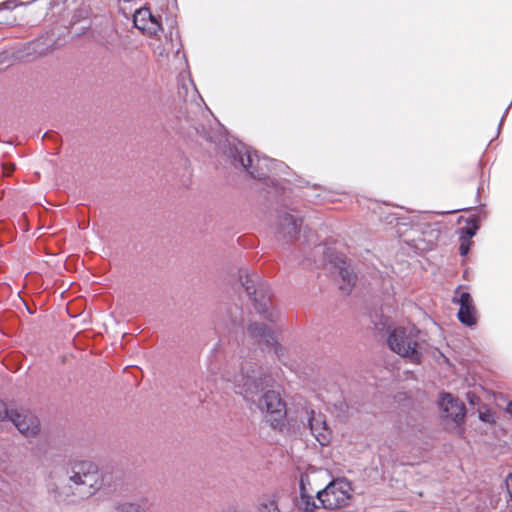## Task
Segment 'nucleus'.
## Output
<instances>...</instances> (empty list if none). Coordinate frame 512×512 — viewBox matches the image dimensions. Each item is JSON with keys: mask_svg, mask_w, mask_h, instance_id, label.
<instances>
[{"mask_svg": "<svg viewBox=\"0 0 512 512\" xmlns=\"http://www.w3.org/2000/svg\"><path fill=\"white\" fill-rule=\"evenodd\" d=\"M511 105H512V100H511L510 105L506 108V110H505V112H504V114H503V116H502V118H501V121H500L499 127L502 125V123H503V121H504V118H505V117H506V115L508 114V111H509V108H510V106H511Z\"/></svg>", "mask_w": 512, "mask_h": 512, "instance_id": "b1692460", "label": "nucleus"}, {"mask_svg": "<svg viewBox=\"0 0 512 512\" xmlns=\"http://www.w3.org/2000/svg\"><path fill=\"white\" fill-rule=\"evenodd\" d=\"M301 504L303 505V509L305 512H314L317 507L313 497L309 494L304 500H301Z\"/></svg>", "mask_w": 512, "mask_h": 512, "instance_id": "6ab92c4d", "label": "nucleus"}, {"mask_svg": "<svg viewBox=\"0 0 512 512\" xmlns=\"http://www.w3.org/2000/svg\"><path fill=\"white\" fill-rule=\"evenodd\" d=\"M18 4L16 3V0H8V1H5L3 2L1 5H0V9H13L17 6Z\"/></svg>", "mask_w": 512, "mask_h": 512, "instance_id": "5701e85b", "label": "nucleus"}, {"mask_svg": "<svg viewBox=\"0 0 512 512\" xmlns=\"http://www.w3.org/2000/svg\"><path fill=\"white\" fill-rule=\"evenodd\" d=\"M11 422L25 437L35 436L39 432V421L29 411L17 410Z\"/></svg>", "mask_w": 512, "mask_h": 512, "instance_id": "ddd939ff", "label": "nucleus"}, {"mask_svg": "<svg viewBox=\"0 0 512 512\" xmlns=\"http://www.w3.org/2000/svg\"><path fill=\"white\" fill-rule=\"evenodd\" d=\"M421 332L414 325L396 327L389 332L387 343L389 348L413 364H420L423 357Z\"/></svg>", "mask_w": 512, "mask_h": 512, "instance_id": "20e7f679", "label": "nucleus"}, {"mask_svg": "<svg viewBox=\"0 0 512 512\" xmlns=\"http://www.w3.org/2000/svg\"><path fill=\"white\" fill-rule=\"evenodd\" d=\"M258 512H280L274 500H266L259 504Z\"/></svg>", "mask_w": 512, "mask_h": 512, "instance_id": "a211bd4d", "label": "nucleus"}, {"mask_svg": "<svg viewBox=\"0 0 512 512\" xmlns=\"http://www.w3.org/2000/svg\"><path fill=\"white\" fill-rule=\"evenodd\" d=\"M102 485V473L94 462L73 460L65 468L51 473L48 492L57 501H65L70 496L84 499L94 495Z\"/></svg>", "mask_w": 512, "mask_h": 512, "instance_id": "f03ea898", "label": "nucleus"}, {"mask_svg": "<svg viewBox=\"0 0 512 512\" xmlns=\"http://www.w3.org/2000/svg\"><path fill=\"white\" fill-rule=\"evenodd\" d=\"M334 265L338 269V273L341 277V284L339 286L340 290L345 293L349 294L353 286L355 285L357 276L354 273V270L351 268V266L346 262L345 258L342 256H336L334 259Z\"/></svg>", "mask_w": 512, "mask_h": 512, "instance_id": "2eb2a0df", "label": "nucleus"}, {"mask_svg": "<svg viewBox=\"0 0 512 512\" xmlns=\"http://www.w3.org/2000/svg\"><path fill=\"white\" fill-rule=\"evenodd\" d=\"M248 346H257L261 350H274L278 352L279 344L272 330L265 324L252 322L247 327L244 339Z\"/></svg>", "mask_w": 512, "mask_h": 512, "instance_id": "0eeeda50", "label": "nucleus"}, {"mask_svg": "<svg viewBox=\"0 0 512 512\" xmlns=\"http://www.w3.org/2000/svg\"><path fill=\"white\" fill-rule=\"evenodd\" d=\"M225 143L223 154L230 164L236 169H243L254 179L269 181L274 186L275 179H271V175H278L279 172H284L288 168L275 159L260 158L256 152L235 139L232 141L226 139Z\"/></svg>", "mask_w": 512, "mask_h": 512, "instance_id": "7ed1b4c3", "label": "nucleus"}, {"mask_svg": "<svg viewBox=\"0 0 512 512\" xmlns=\"http://www.w3.org/2000/svg\"><path fill=\"white\" fill-rule=\"evenodd\" d=\"M302 222V218L284 212L279 215L277 232L286 242H291L300 233Z\"/></svg>", "mask_w": 512, "mask_h": 512, "instance_id": "f8f14e48", "label": "nucleus"}, {"mask_svg": "<svg viewBox=\"0 0 512 512\" xmlns=\"http://www.w3.org/2000/svg\"><path fill=\"white\" fill-rule=\"evenodd\" d=\"M478 229L477 223L473 220L467 226L460 229V239L461 241L469 242L472 237L476 234Z\"/></svg>", "mask_w": 512, "mask_h": 512, "instance_id": "dca6fc26", "label": "nucleus"}, {"mask_svg": "<svg viewBox=\"0 0 512 512\" xmlns=\"http://www.w3.org/2000/svg\"><path fill=\"white\" fill-rule=\"evenodd\" d=\"M306 483L309 484V478L307 475H301L300 476V498L301 500H304L307 495H309V492L306 488Z\"/></svg>", "mask_w": 512, "mask_h": 512, "instance_id": "aec40b11", "label": "nucleus"}, {"mask_svg": "<svg viewBox=\"0 0 512 512\" xmlns=\"http://www.w3.org/2000/svg\"><path fill=\"white\" fill-rule=\"evenodd\" d=\"M117 512H140L139 506L131 503L118 507Z\"/></svg>", "mask_w": 512, "mask_h": 512, "instance_id": "412c9836", "label": "nucleus"}, {"mask_svg": "<svg viewBox=\"0 0 512 512\" xmlns=\"http://www.w3.org/2000/svg\"><path fill=\"white\" fill-rule=\"evenodd\" d=\"M439 407L442 412V417L449 418L457 424L464 420L466 414L465 405L451 394L444 393L441 395Z\"/></svg>", "mask_w": 512, "mask_h": 512, "instance_id": "9b49d317", "label": "nucleus"}, {"mask_svg": "<svg viewBox=\"0 0 512 512\" xmlns=\"http://www.w3.org/2000/svg\"><path fill=\"white\" fill-rule=\"evenodd\" d=\"M509 412L511 413L512 415V403L509 404Z\"/></svg>", "mask_w": 512, "mask_h": 512, "instance_id": "a878e982", "label": "nucleus"}, {"mask_svg": "<svg viewBox=\"0 0 512 512\" xmlns=\"http://www.w3.org/2000/svg\"><path fill=\"white\" fill-rule=\"evenodd\" d=\"M133 23L137 29L150 35L156 34L161 30L158 18L154 16L147 7L136 10L133 16Z\"/></svg>", "mask_w": 512, "mask_h": 512, "instance_id": "4468645a", "label": "nucleus"}, {"mask_svg": "<svg viewBox=\"0 0 512 512\" xmlns=\"http://www.w3.org/2000/svg\"><path fill=\"white\" fill-rule=\"evenodd\" d=\"M488 417H489V415H486V414H480V419H481L482 421H489Z\"/></svg>", "mask_w": 512, "mask_h": 512, "instance_id": "393cba45", "label": "nucleus"}, {"mask_svg": "<svg viewBox=\"0 0 512 512\" xmlns=\"http://www.w3.org/2000/svg\"><path fill=\"white\" fill-rule=\"evenodd\" d=\"M440 236V230L426 223L415 224L405 235V242L417 250L432 249Z\"/></svg>", "mask_w": 512, "mask_h": 512, "instance_id": "6e6552de", "label": "nucleus"}, {"mask_svg": "<svg viewBox=\"0 0 512 512\" xmlns=\"http://www.w3.org/2000/svg\"><path fill=\"white\" fill-rule=\"evenodd\" d=\"M461 286L457 287L456 291H455V294H458L459 293V290H460Z\"/></svg>", "mask_w": 512, "mask_h": 512, "instance_id": "bb28decb", "label": "nucleus"}, {"mask_svg": "<svg viewBox=\"0 0 512 512\" xmlns=\"http://www.w3.org/2000/svg\"><path fill=\"white\" fill-rule=\"evenodd\" d=\"M239 278L257 313L270 322L277 321L279 313L271 307L268 284L256 273H249L247 270H240Z\"/></svg>", "mask_w": 512, "mask_h": 512, "instance_id": "39448f33", "label": "nucleus"}, {"mask_svg": "<svg viewBox=\"0 0 512 512\" xmlns=\"http://www.w3.org/2000/svg\"><path fill=\"white\" fill-rule=\"evenodd\" d=\"M17 410L18 409H9L5 402L0 401V421H12Z\"/></svg>", "mask_w": 512, "mask_h": 512, "instance_id": "f3484780", "label": "nucleus"}, {"mask_svg": "<svg viewBox=\"0 0 512 512\" xmlns=\"http://www.w3.org/2000/svg\"><path fill=\"white\" fill-rule=\"evenodd\" d=\"M350 485L345 480H335L323 490L317 491L316 496L324 508L334 510L347 505L350 499Z\"/></svg>", "mask_w": 512, "mask_h": 512, "instance_id": "423d86ee", "label": "nucleus"}, {"mask_svg": "<svg viewBox=\"0 0 512 512\" xmlns=\"http://www.w3.org/2000/svg\"><path fill=\"white\" fill-rule=\"evenodd\" d=\"M306 416L311 434L321 446L328 445L331 440V430L327 425L325 416L321 413H316L314 410L309 411L307 409Z\"/></svg>", "mask_w": 512, "mask_h": 512, "instance_id": "1a4fd4ad", "label": "nucleus"}, {"mask_svg": "<svg viewBox=\"0 0 512 512\" xmlns=\"http://www.w3.org/2000/svg\"><path fill=\"white\" fill-rule=\"evenodd\" d=\"M15 169V165H11V171Z\"/></svg>", "mask_w": 512, "mask_h": 512, "instance_id": "cd10ccee", "label": "nucleus"}, {"mask_svg": "<svg viewBox=\"0 0 512 512\" xmlns=\"http://www.w3.org/2000/svg\"><path fill=\"white\" fill-rule=\"evenodd\" d=\"M453 302L459 304L458 320L468 327L474 326L477 323V310L470 293L460 292L458 298H453Z\"/></svg>", "mask_w": 512, "mask_h": 512, "instance_id": "9d476101", "label": "nucleus"}, {"mask_svg": "<svg viewBox=\"0 0 512 512\" xmlns=\"http://www.w3.org/2000/svg\"><path fill=\"white\" fill-rule=\"evenodd\" d=\"M225 380L232 382L235 392L264 414L272 428L282 429L285 426L286 403L279 390L269 389L273 386L274 379L267 367L252 360H244L239 374H227Z\"/></svg>", "mask_w": 512, "mask_h": 512, "instance_id": "f257e3e1", "label": "nucleus"}, {"mask_svg": "<svg viewBox=\"0 0 512 512\" xmlns=\"http://www.w3.org/2000/svg\"><path fill=\"white\" fill-rule=\"evenodd\" d=\"M470 248V244L467 241H461L459 251L461 256H465L468 254Z\"/></svg>", "mask_w": 512, "mask_h": 512, "instance_id": "4be33fe9", "label": "nucleus"}]
</instances>
